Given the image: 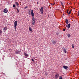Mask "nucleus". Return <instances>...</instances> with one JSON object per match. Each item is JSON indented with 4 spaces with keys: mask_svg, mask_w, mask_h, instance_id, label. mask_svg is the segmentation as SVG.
<instances>
[{
    "mask_svg": "<svg viewBox=\"0 0 79 79\" xmlns=\"http://www.w3.org/2000/svg\"><path fill=\"white\" fill-rule=\"evenodd\" d=\"M31 16L33 17H34V14L33 12V10H31Z\"/></svg>",
    "mask_w": 79,
    "mask_h": 79,
    "instance_id": "obj_6",
    "label": "nucleus"
},
{
    "mask_svg": "<svg viewBox=\"0 0 79 79\" xmlns=\"http://www.w3.org/2000/svg\"><path fill=\"white\" fill-rule=\"evenodd\" d=\"M55 2H54V3H51V5H52V6H53L54 5H55Z\"/></svg>",
    "mask_w": 79,
    "mask_h": 79,
    "instance_id": "obj_16",
    "label": "nucleus"
},
{
    "mask_svg": "<svg viewBox=\"0 0 79 79\" xmlns=\"http://www.w3.org/2000/svg\"><path fill=\"white\" fill-rule=\"evenodd\" d=\"M24 55H25V56H29V55H28V54H27L25 52H24Z\"/></svg>",
    "mask_w": 79,
    "mask_h": 79,
    "instance_id": "obj_11",
    "label": "nucleus"
},
{
    "mask_svg": "<svg viewBox=\"0 0 79 79\" xmlns=\"http://www.w3.org/2000/svg\"><path fill=\"white\" fill-rule=\"evenodd\" d=\"M29 31H32V28H31V27H29Z\"/></svg>",
    "mask_w": 79,
    "mask_h": 79,
    "instance_id": "obj_14",
    "label": "nucleus"
},
{
    "mask_svg": "<svg viewBox=\"0 0 79 79\" xmlns=\"http://www.w3.org/2000/svg\"><path fill=\"white\" fill-rule=\"evenodd\" d=\"M72 47L73 48H74V44H72Z\"/></svg>",
    "mask_w": 79,
    "mask_h": 79,
    "instance_id": "obj_17",
    "label": "nucleus"
},
{
    "mask_svg": "<svg viewBox=\"0 0 79 79\" xmlns=\"http://www.w3.org/2000/svg\"><path fill=\"white\" fill-rule=\"evenodd\" d=\"M70 26H71V24H69L68 25H66V27H67L68 29H69V28H70Z\"/></svg>",
    "mask_w": 79,
    "mask_h": 79,
    "instance_id": "obj_9",
    "label": "nucleus"
},
{
    "mask_svg": "<svg viewBox=\"0 0 79 79\" xmlns=\"http://www.w3.org/2000/svg\"><path fill=\"white\" fill-rule=\"evenodd\" d=\"M7 29V27H4V28H3V31H6Z\"/></svg>",
    "mask_w": 79,
    "mask_h": 79,
    "instance_id": "obj_7",
    "label": "nucleus"
},
{
    "mask_svg": "<svg viewBox=\"0 0 79 79\" xmlns=\"http://www.w3.org/2000/svg\"><path fill=\"white\" fill-rule=\"evenodd\" d=\"M32 32H33V31H31V33H32Z\"/></svg>",
    "mask_w": 79,
    "mask_h": 79,
    "instance_id": "obj_32",
    "label": "nucleus"
},
{
    "mask_svg": "<svg viewBox=\"0 0 79 79\" xmlns=\"http://www.w3.org/2000/svg\"><path fill=\"white\" fill-rule=\"evenodd\" d=\"M59 76H60V74H59L58 73H56L55 75V77L56 79H57L58 77H59Z\"/></svg>",
    "mask_w": 79,
    "mask_h": 79,
    "instance_id": "obj_4",
    "label": "nucleus"
},
{
    "mask_svg": "<svg viewBox=\"0 0 79 79\" xmlns=\"http://www.w3.org/2000/svg\"><path fill=\"white\" fill-rule=\"evenodd\" d=\"M63 31H66V29H63Z\"/></svg>",
    "mask_w": 79,
    "mask_h": 79,
    "instance_id": "obj_25",
    "label": "nucleus"
},
{
    "mask_svg": "<svg viewBox=\"0 0 79 79\" xmlns=\"http://www.w3.org/2000/svg\"><path fill=\"white\" fill-rule=\"evenodd\" d=\"M59 79H63V78H62V77H60V78H59Z\"/></svg>",
    "mask_w": 79,
    "mask_h": 79,
    "instance_id": "obj_30",
    "label": "nucleus"
},
{
    "mask_svg": "<svg viewBox=\"0 0 79 79\" xmlns=\"http://www.w3.org/2000/svg\"><path fill=\"white\" fill-rule=\"evenodd\" d=\"M64 52L65 53H66V49H64Z\"/></svg>",
    "mask_w": 79,
    "mask_h": 79,
    "instance_id": "obj_15",
    "label": "nucleus"
},
{
    "mask_svg": "<svg viewBox=\"0 0 79 79\" xmlns=\"http://www.w3.org/2000/svg\"><path fill=\"white\" fill-rule=\"evenodd\" d=\"M53 44H56V42L55 41H53Z\"/></svg>",
    "mask_w": 79,
    "mask_h": 79,
    "instance_id": "obj_20",
    "label": "nucleus"
},
{
    "mask_svg": "<svg viewBox=\"0 0 79 79\" xmlns=\"http://www.w3.org/2000/svg\"><path fill=\"white\" fill-rule=\"evenodd\" d=\"M71 10H70V11L69 12L68 14L70 15V14L71 13Z\"/></svg>",
    "mask_w": 79,
    "mask_h": 79,
    "instance_id": "obj_19",
    "label": "nucleus"
},
{
    "mask_svg": "<svg viewBox=\"0 0 79 79\" xmlns=\"http://www.w3.org/2000/svg\"><path fill=\"white\" fill-rule=\"evenodd\" d=\"M17 11L18 12H19V10H18V9H17Z\"/></svg>",
    "mask_w": 79,
    "mask_h": 79,
    "instance_id": "obj_24",
    "label": "nucleus"
},
{
    "mask_svg": "<svg viewBox=\"0 0 79 79\" xmlns=\"http://www.w3.org/2000/svg\"><path fill=\"white\" fill-rule=\"evenodd\" d=\"M29 8V6H26L24 7V9H26L27 8Z\"/></svg>",
    "mask_w": 79,
    "mask_h": 79,
    "instance_id": "obj_18",
    "label": "nucleus"
},
{
    "mask_svg": "<svg viewBox=\"0 0 79 79\" xmlns=\"http://www.w3.org/2000/svg\"><path fill=\"white\" fill-rule=\"evenodd\" d=\"M18 24V21H15L14 22V27L15 29L16 30V26Z\"/></svg>",
    "mask_w": 79,
    "mask_h": 79,
    "instance_id": "obj_2",
    "label": "nucleus"
},
{
    "mask_svg": "<svg viewBox=\"0 0 79 79\" xmlns=\"http://www.w3.org/2000/svg\"><path fill=\"white\" fill-rule=\"evenodd\" d=\"M3 12L5 13H8V9L6 8L4 10Z\"/></svg>",
    "mask_w": 79,
    "mask_h": 79,
    "instance_id": "obj_5",
    "label": "nucleus"
},
{
    "mask_svg": "<svg viewBox=\"0 0 79 79\" xmlns=\"http://www.w3.org/2000/svg\"><path fill=\"white\" fill-rule=\"evenodd\" d=\"M63 68H64V69H68V66H63Z\"/></svg>",
    "mask_w": 79,
    "mask_h": 79,
    "instance_id": "obj_8",
    "label": "nucleus"
},
{
    "mask_svg": "<svg viewBox=\"0 0 79 79\" xmlns=\"http://www.w3.org/2000/svg\"><path fill=\"white\" fill-rule=\"evenodd\" d=\"M31 60H32V61H33V62L34 61V59H31Z\"/></svg>",
    "mask_w": 79,
    "mask_h": 79,
    "instance_id": "obj_28",
    "label": "nucleus"
},
{
    "mask_svg": "<svg viewBox=\"0 0 79 79\" xmlns=\"http://www.w3.org/2000/svg\"><path fill=\"white\" fill-rule=\"evenodd\" d=\"M78 15L79 16V11L78 12Z\"/></svg>",
    "mask_w": 79,
    "mask_h": 79,
    "instance_id": "obj_26",
    "label": "nucleus"
},
{
    "mask_svg": "<svg viewBox=\"0 0 79 79\" xmlns=\"http://www.w3.org/2000/svg\"><path fill=\"white\" fill-rule=\"evenodd\" d=\"M9 50H11V49H9Z\"/></svg>",
    "mask_w": 79,
    "mask_h": 79,
    "instance_id": "obj_31",
    "label": "nucleus"
},
{
    "mask_svg": "<svg viewBox=\"0 0 79 79\" xmlns=\"http://www.w3.org/2000/svg\"><path fill=\"white\" fill-rule=\"evenodd\" d=\"M68 19H66L65 20V23H66V22H68Z\"/></svg>",
    "mask_w": 79,
    "mask_h": 79,
    "instance_id": "obj_21",
    "label": "nucleus"
},
{
    "mask_svg": "<svg viewBox=\"0 0 79 79\" xmlns=\"http://www.w3.org/2000/svg\"><path fill=\"white\" fill-rule=\"evenodd\" d=\"M38 3H37V4H38Z\"/></svg>",
    "mask_w": 79,
    "mask_h": 79,
    "instance_id": "obj_33",
    "label": "nucleus"
},
{
    "mask_svg": "<svg viewBox=\"0 0 79 79\" xmlns=\"http://www.w3.org/2000/svg\"><path fill=\"white\" fill-rule=\"evenodd\" d=\"M66 24H68V23H69L68 22H68H66Z\"/></svg>",
    "mask_w": 79,
    "mask_h": 79,
    "instance_id": "obj_27",
    "label": "nucleus"
},
{
    "mask_svg": "<svg viewBox=\"0 0 79 79\" xmlns=\"http://www.w3.org/2000/svg\"><path fill=\"white\" fill-rule=\"evenodd\" d=\"M3 33V31L2 29H0V35Z\"/></svg>",
    "mask_w": 79,
    "mask_h": 79,
    "instance_id": "obj_10",
    "label": "nucleus"
},
{
    "mask_svg": "<svg viewBox=\"0 0 79 79\" xmlns=\"http://www.w3.org/2000/svg\"><path fill=\"white\" fill-rule=\"evenodd\" d=\"M32 24L33 25H34L35 24V18L34 17L32 18Z\"/></svg>",
    "mask_w": 79,
    "mask_h": 79,
    "instance_id": "obj_1",
    "label": "nucleus"
},
{
    "mask_svg": "<svg viewBox=\"0 0 79 79\" xmlns=\"http://www.w3.org/2000/svg\"><path fill=\"white\" fill-rule=\"evenodd\" d=\"M15 6H16V5H13V7H14V8H15Z\"/></svg>",
    "mask_w": 79,
    "mask_h": 79,
    "instance_id": "obj_23",
    "label": "nucleus"
},
{
    "mask_svg": "<svg viewBox=\"0 0 79 79\" xmlns=\"http://www.w3.org/2000/svg\"><path fill=\"white\" fill-rule=\"evenodd\" d=\"M68 11H69V10H67V13H68Z\"/></svg>",
    "mask_w": 79,
    "mask_h": 79,
    "instance_id": "obj_29",
    "label": "nucleus"
},
{
    "mask_svg": "<svg viewBox=\"0 0 79 79\" xmlns=\"http://www.w3.org/2000/svg\"><path fill=\"white\" fill-rule=\"evenodd\" d=\"M61 5L63 6V7H64V5H63V3L61 2Z\"/></svg>",
    "mask_w": 79,
    "mask_h": 79,
    "instance_id": "obj_22",
    "label": "nucleus"
},
{
    "mask_svg": "<svg viewBox=\"0 0 79 79\" xmlns=\"http://www.w3.org/2000/svg\"><path fill=\"white\" fill-rule=\"evenodd\" d=\"M67 36H68V38H69L71 37V35L69 34H68L67 35Z\"/></svg>",
    "mask_w": 79,
    "mask_h": 79,
    "instance_id": "obj_13",
    "label": "nucleus"
},
{
    "mask_svg": "<svg viewBox=\"0 0 79 79\" xmlns=\"http://www.w3.org/2000/svg\"><path fill=\"white\" fill-rule=\"evenodd\" d=\"M40 11L41 13L43 14V13H44V8H43V7H41V8Z\"/></svg>",
    "mask_w": 79,
    "mask_h": 79,
    "instance_id": "obj_3",
    "label": "nucleus"
},
{
    "mask_svg": "<svg viewBox=\"0 0 79 79\" xmlns=\"http://www.w3.org/2000/svg\"><path fill=\"white\" fill-rule=\"evenodd\" d=\"M15 5L17 6H18L19 5V3L17 2H15Z\"/></svg>",
    "mask_w": 79,
    "mask_h": 79,
    "instance_id": "obj_12",
    "label": "nucleus"
}]
</instances>
